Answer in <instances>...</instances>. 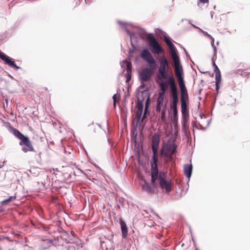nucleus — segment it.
Wrapping results in <instances>:
<instances>
[{"instance_id":"nucleus-1","label":"nucleus","mask_w":250,"mask_h":250,"mask_svg":"<svg viewBox=\"0 0 250 250\" xmlns=\"http://www.w3.org/2000/svg\"><path fill=\"white\" fill-rule=\"evenodd\" d=\"M151 184L154 188H160L165 192L169 193L171 190L172 183L171 180L167 179L166 173L159 172L158 164L151 165Z\"/></svg>"},{"instance_id":"nucleus-2","label":"nucleus","mask_w":250,"mask_h":250,"mask_svg":"<svg viewBox=\"0 0 250 250\" xmlns=\"http://www.w3.org/2000/svg\"><path fill=\"white\" fill-rule=\"evenodd\" d=\"M165 42L168 46L171 56L173 61L174 73L176 77L183 76L184 74L182 66L180 63L179 57L178 56L175 47L173 43L167 37L164 39Z\"/></svg>"},{"instance_id":"nucleus-3","label":"nucleus","mask_w":250,"mask_h":250,"mask_svg":"<svg viewBox=\"0 0 250 250\" xmlns=\"http://www.w3.org/2000/svg\"><path fill=\"white\" fill-rule=\"evenodd\" d=\"M169 86L170 89V98L171 99V109L173 112V120L178 117L177 104L178 103V91L174 78L170 77L169 79Z\"/></svg>"},{"instance_id":"nucleus-4","label":"nucleus","mask_w":250,"mask_h":250,"mask_svg":"<svg viewBox=\"0 0 250 250\" xmlns=\"http://www.w3.org/2000/svg\"><path fill=\"white\" fill-rule=\"evenodd\" d=\"M181 91L180 101L181 105V112L183 115H185L188 111L187 99L188 98V94L186 87L184 77L180 76L176 77Z\"/></svg>"},{"instance_id":"nucleus-5","label":"nucleus","mask_w":250,"mask_h":250,"mask_svg":"<svg viewBox=\"0 0 250 250\" xmlns=\"http://www.w3.org/2000/svg\"><path fill=\"white\" fill-rule=\"evenodd\" d=\"M176 145L174 143H166L163 145L160 152L166 163L172 161V155L176 152Z\"/></svg>"},{"instance_id":"nucleus-6","label":"nucleus","mask_w":250,"mask_h":250,"mask_svg":"<svg viewBox=\"0 0 250 250\" xmlns=\"http://www.w3.org/2000/svg\"><path fill=\"white\" fill-rule=\"evenodd\" d=\"M160 62L161 65L158 69V79L159 80L167 79L168 84H169V78L173 76L167 77V68L169 66V62L167 61L165 55L162 56L160 58Z\"/></svg>"},{"instance_id":"nucleus-7","label":"nucleus","mask_w":250,"mask_h":250,"mask_svg":"<svg viewBox=\"0 0 250 250\" xmlns=\"http://www.w3.org/2000/svg\"><path fill=\"white\" fill-rule=\"evenodd\" d=\"M160 142V136L158 133H155L152 138V150L153 155L150 162V165L157 164L158 159L157 157V150Z\"/></svg>"},{"instance_id":"nucleus-8","label":"nucleus","mask_w":250,"mask_h":250,"mask_svg":"<svg viewBox=\"0 0 250 250\" xmlns=\"http://www.w3.org/2000/svg\"><path fill=\"white\" fill-rule=\"evenodd\" d=\"M146 38L148 40V45L149 47H151V51L153 53L159 54L163 52V49L153 35L149 34Z\"/></svg>"},{"instance_id":"nucleus-9","label":"nucleus","mask_w":250,"mask_h":250,"mask_svg":"<svg viewBox=\"0 0 250 250\" xmlns=\"http://www.w3.org/2000/svg\"><path fill=\"white\" fill-rule=\"evenodd\" d=\"M152 73L153 70L151 67L144 68L139 74L141 82H146L148 81Z\"/></svg>"},{"instance_id":"nucleus-10","label":"nucleus","mask_w":250,"mask_h":250,"mask_svg":"<svg viewBox=\"0 0 250 250\" xmlns=\"http://www.w3.org/2000/svg\"><path fill=\"white\" fill-rule=\"evenodd\" d=\"M141 57L150 65L154 64L156 62L150 52L146 49H144L140 54Z\"/></svg>"},{"instance_id":"nucleus-11","label":"nucleus","mask_w":250,"mask_h":250,"mask_svg":"<svg viewBox=\"0 0 250 250\" xmlns=\"http://www.w3.org/2000/svg\"><path fill=\"white\" fill-rule=\"evenodd\" d=\"M20 145L21 146H24V147L22 148V150L24 152L34 151V147L32 145L31 141L27 137L23 139V140L22 141H21L20 142Z\"/></svg>"},{"instance_id":"nucleus-12","label":"nucleus","mask_w":250,"mask_h":250,"mask_svg":"<svg viewBox=\"0 0 250 250\" xmlns=\"http://www.w3.org/2000/svg\"><path fill=\"white\" fill-rule=\"evenodd\" d=\"M123 62L126 64V69L127 70V73L126 74V82L128 83L131 78L132 64L131 62L127 61V60L124 61Z\"/></svg>"},{"instance_id":"nucleus-13","label":"nucleus","mask_w":250,"mask_h":250,"mask_svg":"<svg viewBox=\"0 0 250 250\" xmlns=\"http://www.w3.org/2000/svg\"><path fill=\"white\" fill-rule=\"evenodd\" d=\"M192 171V166L191 164L185 165L184 168V173L186 176L189 178L191 176Z\"/></svg>"},{"instance_id":"nucleus-14","label":"nucleus","mask_w":250,"mask_h":250,"mask_svg":"<svg viewBox=\"0 0 250 250\" xmlns=\"http://www.w3.org/2000/svg\"><path fill=\"white\" fill-rule=\"evenodd\" d=\"M143 189L150 193H153L155 192V188H157L153 187V185L152 186L148 182H146L145 184L142 186Z\"/></svg>"},{"instance_id":"nucleus-15","label":"nucleus","mask_w":250,"mask_h":250,"mask_svg":"<svg viewBox=\"0 0 250 250\" xmlns=\"http://www.w3.org/2000/svg\"><path fill=\"white\" fill-rule=\"evenodd\" d=\"M120 225L121 227L122 236L123 238H125L128 234L127 228L126 224L125 222L122 220L120 221Z\"/></svg>"},{"instance_id":"nucleus-16","label":"nucleus","mask_w":250,"mask_h":250,"mask_svg":"<svg viewBox=\"0 0 250 250\" xmlns=\"http://www.w3.org/2000/svg\"><path fill=\"white\" fill-rule=\"evenodd\" d=\"M215 66L214 73H215V83H220L221 80V75L220 71L217 66L214 63Z\"/></svg>"},{"instance_id":"nucleus-17","label":"nucleus","mask_w":250,"mask_h":250,"mask_svg":"<svg viewBox=\"0 0 250 250\" xmlns=\"http://www.w3.org/2000/svg\"><path fill=\"white\" fill-rule=\"evenodd\" d=\"M164 107L165 109L167 108L166 104H164V102L157 101V105L156 107V112H160L161 111L164 109Z\"/></svg>"},{"instance_id":"nucleus-18","label":"nucleus","mask_w":250,"mask_h":250,"mask_svg":"<svg viewBox=\"0 0 250 250\" xmlns=\"http://www.w3.org/2000/svg\"><path fill=\"white\" fill-rule=\"evenodd\" d=\"M13 134L15 136L18 137L19 139L22 141L23 139H24L26 137L23 135L21 133L18 129H14L13 130Z\"/></svg>"},{"instance_id":"nucleus-19","label":"nucleus","mask_w":250,"mask_h":250,"mask_svg":"<svg viewBox=\"0 0 250 250\" xmlns=\"http://www.w3.org/2000/svg\"><path fill=\"white\" fill-rule=\"evenodd\" d=\"M167 108L165 109H163L161 111L160 113H161V116L160 117L161 122H165L166 120V113Z\"/></svg>"},{"instance_id":"nucleus-20","label":"nucleus","mask_w":250,"mask_h":250,"mask_svg":"<svg viewBox=\"0 0 250 250\" xmlns=\"http://www.w3.org/2000/svg\"><path fill=\"white\" fill-rule=\"evenodd\" d=\"M136 107L137 108V111H143V104L142 101H138L137 105Z\"/></svg>"},{"instance_id":"nucleus-21","label":"nucleus","mask_w":250,"mask_h":250,"mask_svg":"<svg viewBox=\"0 0 250 250\" xmlns=\"http://www.w3.org/2000/svg\"><path fill=\"white\" fill-rule=\"evenodd\" d=\"M160 81H161V82L160 83L159 85H160V86L161 88V90L162 92H165L166 89V86L165 83L163 82V80H160Z\"/></svg>"},{"instance_id":"nucleus-22","label":"nucleus","mask_w":250,"mask_h":250,"mask_svg":"<svg viewBox=\"0 0 250 250\" xmlns=\"http://www.w3.org/2000/svg\"><path fill=\"white\" fill-rule=\"evenodd\" d=\"M165 92L161 91L158 96L157 101H160L162 102H164V98L165 96Z\"/></svg>"},{"instance_id":"nucleus-23","label":"nucleus","mask_w":250,"mask_h":250,"mask_svg":"<svg viewBox=\"0 0 250 250\" xmlns=\"http://www.w3.org/2000/svg\"><path fill=\"white\" fill-rule=\"evenodd\" d=\"M143 111H137L136 113V118L137 121H139L141 118Z\"/></svg>"},{"instance_id":"nucleus-24","label":"nucleus","mask_w":250,"mask_h":250,"mask_svg":"<svg viewBox=\"0 0 250 250\" xmlns=\"http://www.w3.org/2000/svg\"><path fill=\"white\" fill-rule=\"evenodd\" d=\"M149 98H147L146 103V106H145V110L143 116V118H145L146 117V114L147 113V110L148 108V102H149Z\"/></svg>"},{"instance_id":"nucleus-25","label":"nucleus","mask_w":250,"mask_h":250,"mask_svg":"<svg viewBox=\"0 0 250 250\" xmlns=\"http://www.w3.org/2000/svg\"><path fill=\"white\" fill-rule=\"evenodd\" d=\"M113 100V106L115 108L116 106V102H117V94H115L112 97Z\"/></svg>"},{"instance_id":"nucleus-26","label":"nucleus","mask_w":250,"mask_h":250,"mask_svg":"<svg viewBox=\"0 0 250 250\" xmlns=\"http://www.w3.org/2000/svg\"><path fill=\"white\" fill-rule=\"evenodd\" d=\"M16 198V196H10L9 198H8L7 199H6L5 200H4L3 202L4 203H7V202H10L11 201V200H14Z\"/></svg>"},{"instance_id":"nucleus-27","label":"nucleus","mask_w":250,"mask_h":250,"mask_svg":"<svg viewBox=\"0 0 250 250\" xmlns=\"http://www.w3.org/2000/svg\"><path fill=\"white\" fill-rule=\"evenodd\" d=\"M204 34H205V35H206L208 36V37H209V38L211 40V41H211V44H212V45H213V44H214V38H212V37L211 36V35H210L208 34L207 32H205Z\"/></svg>"},{"instance_id":"nucleus-28","label":"nucleus","mask_w":250,"mask_h":250,"mask_svg":"<svg viewBox=\"0 0 250 250\" xmlns=\"http://www.w3.org/2000/svg\"><path fill=\"white\" fill-rule=\"evenodd\" d=\"M199 1L203 3H207L208 2L209 0H199Z\"/></svg>"},{"instance_id":"nucleus-29","label":"nucleus","mask_w":250,"mask_h":250,"mask_svg":"<svg viewBox=\"0 0 250 250\" xmlns=\"http://www.w3.org/2000/svg\"><path fill=\"white\" fill-rule=\"evenodd\" d=\"M220 83H215V84H216V89L217 91L219 89V84Z\"/></svg>"},{"instance_id":"nucleus-30","label":"nucleus","mask_w":250,"mask_h":250,"mask_svg":"<svg viewBox=\"0 0 250 250\" xmlns=\"http://www.w3.org/2000/svg\"><path fill=\"white\" fill-rule=\"evenodd\" d=\"M141 87L142 88H144L145 85V83H144V82H141Z\"/></svg>"}]
</instances>
